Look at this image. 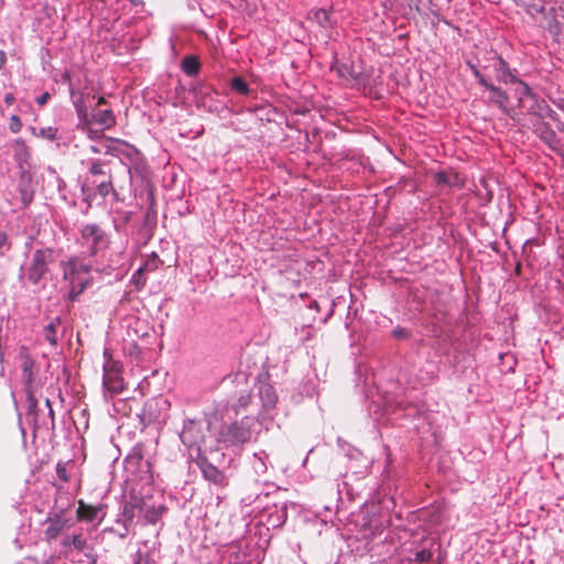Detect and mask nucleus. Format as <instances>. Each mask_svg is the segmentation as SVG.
Instances as JSON below:
<instances>
[{"label":"nucleus","instance_id":"obj_1","mask_svg":"<svg viewBox=\"0 0 564 564\" xmlns=\"http://www.w3.org/2000/svg\"><path fill=\"white\" fill-rule=\"evenodd\" d=\"M497 73L499 79L506 85H510V87L505 90L496 88V105H499L505 112L511 115L517 107H521L530 99L529 88L524 83L514 77L507 67L506 62L501 58L496 62V74Z\"/></svg>","mask_w":564,"mask_h":564},{"label":"nucleus","instance_id":"obj_2","mask_svg":"<svg viewBox=\"0 0 564 564\" xmlns=\"http://www.w3.org/2000/svg\"><path fill=\"white\" fill-rule=\"evenodd\" d=\"M82 245L87 248L90 256H96L105 251L109 245L110 239L105 230L96 224H87L80 231Z\"/></svg>","mask_w":564,"mask_h":564},{"label":"nucleus","instance_id":"obj_3","mask_svg":"<svg viewBox=\"0 0 564 564\" xmlns=\"http://www.w3.org/2000/svg\"><path fill=\"white\" fill-rule=\"evenodd\" d=\"M54 261V252L50 248L35 250L26 268V278L37 284L48 271V265Z\"/></svg>","mask_w":564,"mask_h":564},{"label":"nucleus","instance_id":"obj_4","mask_svg":"<svg viewBox=\"0 0 564 564\" xmlns=\"http://www.w3.org/2000/svg\"><path fill=\"white\" fill-rule=\"evenodd\" d=\"M252 432L243 422L224 425L219 433V442L231 445L243 444L250 441Z\"/></svg>","mask_w":564,"mask_h":564},{"label":"nucleus","instance_id":"obj_5","mask_svg":"<svg viewBox=\"0 0 564 564\" xmlns=\"http://www.w3.org/2000/svg\"><path fill=\"white\" fill-rule=\"evenodd\" d=\"M105 356L108 357V354L105 352ZM104 386L113 394L120 393L124 388L121 368L110 356L104 365Z\"/></svg>","mask_w":564,"mask_h":564},{"label":"nucleus","instance_id":"obj_6","mask_svg":"<svg viewBox=\"0 0 564 564\" xmlns=\"http://www.w3.org/2000/svg\"><path fill=\"white\" fill-rule=\"evenodd\" d=\"M202 471H203L205 479H207L208 481H212L213 484H215L219 487L227 486L228 482H227V478H226L225 474L221 470H219L217 467H215L214 465L204 464L202 467Z\"/></svg>","mask_w":564,"mask_h":564},{"label":"nucleus","instance_id":"obj_7","mask_svg":"<svg viewBox=\"0 0 564 564\" xmlns=\"http://www.w3.org/2000/svg\"><path fill=\"white\" fill-rule=\"evenodd\" d=\"M99 511H100L99 506L88 505L84 500L80 499V500H78L76 518L78 521L91 522L93 520L96 519Z\"/></svg>","mask_w":564,"mask_h":564},{"label":"nucleus","instance_id":"obj_8","mask_svg":"<svg viewBox=\"0 0 564 564\" xmlns=\"http://www.w3.org/2000/svg\"><path fill=\"white\" fill-rule=\"evenodd\" d=\"M259 395L264 409L270 410L275 406L278 395L274 388L268 383H263L259 388Z\"/></svg>","mask_w":564,"mask_h":564},{"label":"nucleus","instance_id":"obj_9","mask_svg":"<svg viewBox=\"0 0 564 564\" xmlns=\"http://www.w3.org/2000/svg\"><path fill=\"white\" fill-rule=\"evenodd\" d=\"M88 274V269L86 265H79L77 270H73L70 272V283H72V293L79 294L84 291L86 285L88 284V279L80 278V272Z\"/></svg>","mask_w":564,"mask_h":564},{"label":"nucleus","instance_id":"obj_10","mask_svg":"<svg viewBox=\"0 0 564 564\" xmlns=\"http://www.w3.org/2000/svg\"><path fill=\"white\" fill-rule=\"evenodd\" d=\"M47 523H48V525H47L44 534H45V538L47 541H52V540L56 539L57 535L65 528L66 520L59 516H56L54 518H48Z\"/></svg>","mask_w":564,"mask_h":564},{"label":"nucleus","instance_id":"obj_11","mask_svg":"<svg viewBox=\"0 0 564 564\" xmlns=\"http://www.w3.org/2000/svg\"><path fill=\"white\" fill-rule=\"evenodd\" d=\"M62 543H63V546H65V547L73 546L75 550H77L79 552H83L86 549H88V541L83 532L64 538Z\"/></svg>","mask_w":564,"mask_h":564},{"label":"nucleus","instance_id":"obj_12","mask_svg":"<svg viewBox=\"0 0 564 564\" xmlns=\"http://www.w3.org/2000/svg\"><path fill=\"white\" fill-rule=\"evenodd\" d=\"M59 327H61V319L58 317L52 319L44 327V338L53 347H56L58 345L57 333H58Z\"/></svg>","mask_w":564,"mask_h":564},{"label":"nucleus","instance_id":"obj_13","mask_svg":"<svg viewBox=\"0 0 564 564\" xmlns=\"http://www.w3.org/2000/svg\"><path fill=\"white\" fill-rule=\"evenodd\" d=\"M165 511L164 506H158L149 505L148 508L142 513L144 518V523H151L155 524L159 519L162 517L163 512Z\"/></svg>","mask_w":564,"mask_h":564},{"label":"nucleus","instance_id":"obj_14","mask_svg":"<svg viewBox=\"0 0 564 564\" xmlns=\"http://www.w3.org/2000/svg\"><path fill=\"white\" fill-rule=\"evenodd\" d=\"M200 68L199 61L193 55L185 56L182 61V69L188 76H195Z\"/></svg>","mask_w":564,"mask_h":564},{"label":"nucleus","instance_id":"obj_15","mask_svg":"<svg viewBox=\"0 0 564 564\" xmlns=\"http://www.w3.org/2000/svg\"><path fill=\"white\" fill-rule=\"evenodd\" d=\"M94 119L97 123L104 126L105 128H111L116 123L111 110L99 111L98 113L94 115Z\"/></svg>","mask_w":564,"mask_h":564},{"label":"nucleus","instance_id":"obj_16","mask_svg":"<svg viewBox=\"0 0 564 564\" xmlns=\"http://www.w3.org/2000/svg\"><path fill=\"white\" fill-rule=\"evenodd\" d=\"M97 193L102 197L106 198L110 193H113L117 195V192L113 187L112 176L111 174H108V180L102 181L97 185Z\"/></svg>","mask_w":564,"mask_h":564},{"label":"nucleus","instance_id":"obj_17","mask_svg":"<svg viewBox=\"0 0 564 564\" xmlns=\"http://www.w3.org/2000/svg\"><path fill=\"white\" fill-rule=\"evenodd\" d=\"M14 151L15 156L23 162H26L30 159V151L26 147L25 142L21 139L15 140L14 142Z\"/></svg>","mask_w":564,"mask_h":564},{"label":"nucleus","instance_id":"obj_18","mask_svg":"<svg viewBox=\"0 0 564 564\" xmlns=\"http://www.w3.org/2000/svg\"><path fill=\"white\" fill-rule=\"evenodd\" d=\"M129 500L131 502L135 503L134 507H135V509H138L139 514H142L144 512V510L148 508V506L150 505L149 498L137 496L134 490L130 491Z\"/></svg>","mask_w":564,"mask_h":564},{"label":"nucleus","instance_id":"obj_19","mask_svg":"<svg viewBox=\"0 0 564 564\" xmlns=\"http://www.w3.org/2000/svg\"><path fill=\"white\" fill-rule=\"evenodd\" d=\"M135 503L128 500L123 506V517L126 525L131 524L133 522L134 517L137 516L138 509H135Z\"/></svg>","mask_w":564,"mask_h":564},{"label":"nucleus","instance_id":"obj_20","mask_svg":"<svg viewBox=\"0 0 564 564\" xmlns=\"http://www.w3.org/2000/svg\"><path fill=\"white\" fill-rule=\"evenodd\" d=\"M231 89L241 95H247L249 93V86L241 77L232 78Z\"/></svg>","mask_w":564,"mask_h":564},{"label":"nucleus","instance_id":"obj_21","mask_svg":"<svg viewBox=\"0 0 564 564\" xmlns=\"http://www.w3.org/2000/svg\"><path fill=\"white\" fill-rule=\"evenodd\" d=\"M159 267L156 254H153L151 260H147L145 263L135 271V275H141L145 271H154Z\"/></svg>","mask_w":564,"mask_h":564},{"label":"nucleus","instance_id":"obj_22","mask_svg":"<svg viewBox=\"0 0 564 564\" xmlns=\"http://www.w3.org/2000/svg\"><path fill=\"white\" fill-rule=\"evenodd\" d=\"M56 474L58 476V478L64 481V482H68L69 481V475H68V471H67V464L66 463H58L57 466H56Z\"/></svg>","mask_w":564,"mask_h":564},{"label":"nucleus","instance_id":"obj_23","mask_svg":"<svg viewBox=\"0 0 564 564\" xmlns=\"http://www.w3.org/2000/svg\"><path fill=\"white\" fill-rule=\"evenodd\" d=\"M104 163L99 160H94L90 162V165H89V172L93 174V175H104L106 174L105 170H104Z\"/></svg>","mask_w":564,"mask_h":564},{"label":"nucleus","instance_id":"obj_24","mask_svg":"<svg viewBox=\"0 0 564 564\" xmlns=\"http://www.w3.org/2000/svg\"><path fill=\"white\" fill-rule=\"evenodd\" d=\"M433 554L430 550L423 549L421 551H417L414 555V560L417 563H426L430 562Z\"/></svg>","mask_w":564,"mask_h":564},{"label":"nucleus","instance_id":"obj_25","mask_svg":"<svg viewBox=\"0 0 564 564\" xmlns=\"http://www.w3.org/2000/svg\"><path fill=\"white\" fill-rule=\"evenodd\" d=\"M39 135L51 141L55 140L57 138V129L54 127L42 128Z\"/></svg>","mask_w":564,"mask_h":564},{"label":"nucleus","instance_id":"obj_26","mask_svg":"<svg viewBox=\"0 0 564 564\" xmlns=\"http://www.w3.org/2000/svg\"><path fill=\"white\" fill-rule=\"evenodd\" d=\"M251 403V393L249 391H245L238 398V408L245 409Z\"/></svg>","mask_w":564,"mask_h":564},{"label":"nucleus","instance_id":"obj_27","mask_svg":"<svg viewBox=\"0 0 564 564\" xmlns=\"http://www.w3.org/2000/svg\"><path fill=\"white\" fill-rule=\"evenodd\" d=\"M22 128V122L20 118L15 115L10 118V130L14 133L19 132Z\"/></svg>","mask_w":564,"mask_h":564},{"label":"nucleus","instance_id":"obj_28","mask_svg":"<svg viewBox=\"0 0 564 564\" xmlns=\"http://www.w3.org/2000/svg\"><path fill=\"white\" fill-rule=\"evenodd\" d=\"M315 19L317 20L318 23L325 24L328 22V12L326 10L321 9L315 12Z\"/></svg>","mask_w":564,"mask_h":564},{"label":"nucleus","instance_id":"obj_29","mask_svg":"<svg viewBox=\"0 0 564 564\" xmlns=\"http://www.w3.org/2000/svg\"><path fill=\"white\" fill-rule=\"evenodd\" d=\"M51 98L50 93L45 91L41 96L36 98V102L39 106H44Z\"/></svg>","mask_w":564,"mask_h":564},{"label":"nucleus","instance_id":"obj_30","mask_svg":"<svg viewBox=\"0 0 564 564\" xmlns=\"http://www.w3.org/2000/svg\"><path fill=\"white\" fill-rule=\"evenodd\" d=\"M499 358H500V359H505V358H507V359H508V362L510 364V365H509L508 370H512V369H513V366H514V364H516V360H514V358H513V356H512V355H509V354L502 355V354H501V355L499 356Z\"/></svg>","mask_w":564,"mask_h":564},{"label":"nucleus","instance_id":"obj_31","mask_svg":"<svg viewBox=\"0 0 564 564\" xmlns=\"http://www.w3.org/2000/svg\"><path fill=\"white\" fill-rule=\"evenodd\" d=\"M8 236L6 232H0V250L7 245Z\"/></svg>","mask_w":564,"mask_h":564},{"label":"nucleus","instance_id":"obj_32","mask_svg":"<svg viewBox=\"0 0 564 564\" xmlns=\"http://www.w3.org/2000/svg\"><path fill=\"white\" fill-rule=\"evenodd\" d=\"M4 102L9 106L12 105L14 102V96L11 93L7 94L4 96Z\"/></svg>","mask_w":564,"mask_h":564},{"label":"nucleus","instance_id":"obj_33","mask_svg":"<svg viewBox=\"0 0 564 564\" xmlns=\"http://www.w3.org/2000/svg\"><path fill=\"white\" fill-rule=\"evenodd\" d=\"M7 56L3 51H0V69L6 65Z\"/></svg>","mask_w":564,"mask_h":564},{"label":"nucleus","instance_id":"obj_34","mask_svg":"<svg viewBox=\"0 0 564 564\" xmlns=\"http://www.w3.org/2000/svg\"><path fill=\"white\" fill-rule=\"evenodd\" d=\"M142 276L143 274L141 275H135V273L133 274V281L135 282V284H144V281H142Z\"/></svg>","mask_w":564,"mask_h":564},{"label":"nucleus","instance_id":"obj_35","mask_svg":"<svg viewBox=\"0 0 564 564\" xmlns=\"http://www.w3.org/2000/svg\"><path fill=\"white\" fill-rule=\"evenodd\" d=\"M30 402H31L30 409L31 410L35 409L36 408V401H35V399L33 397L30 398Z\"/></svg>","mask_w":564,"mask_h":564},{"label":"nucleus","instance_id":"obj_36","mask_svg":"<svg viewBox=\"0 0 564 564\" xmlns=\"http://www.w3.org/2000/svg\"><path fill=\"white\" fill-rule=\"evenodd\" d=\"M437 180H438L440 183L447 182V180H446V177H445V175L443 173L438 174Z\"/></svg>","mask_w":564,"mask_h":564},{"label":"nucleus","instance_id":"obj_37","mask_svg":"<svg viewBox=\"0 0 564 564\" xmlns=\"http://www.w3.org/2000/svg\"><path fill=\"white\" fill-rule=\"evenodd\" d=\"M48 415H50V417H51L52 422L54 423V417H55V415H54V410H53V408H52V409H48Z\"/></svg>","mask_w":564,"mask_h":564},{"label":"nucleus","instance_id":"obj_38","mask_svg":"<svg viewBox=\"0 0 564 564\" xmlns=\"http://www.w3.org/2000/svg\"><path fill=\"white\" fill-rule=\"evenodd\" d=\"M105 102H106V100H105V98H104V97H99V98H98V105H102V104H105Z\"/></svg>","mask_w":564,"mask_h":564},{"label":"nucleus","instance_id":"obj_39","mask_svg":"<svg viewBox=\"0 0 564 564\" xmlns=\"http://www.w3.org/2000/svg\"><path fill=\"white\" fill-rule=\"evenodd\" d=\"M45 404H46V406H47L48 409H52V403H51L50 399H46V400H45Z\"/></svg>","mask_w":564,"mask_h":564},{"label":"nucleus","instance_id":"obj_40","mask_svg":"<svg viewBox=\"0 0 564 564\" xmlns=\"http://www.w3.org/2000/svg\"><path fill=\"white\" fill-rule=\"evenodd\" d=\"M86 191H87V186H86V185H83V186H82V192H83V194H86Z\"/></svg>","mask_w":564,"mask_h":564},{"label":"nucleus","instance_id":"obj_41","mask_svg":"<svg viewBox=\"0 0 564 564\" xmlns=\"http://www.w3.org/2000/svg\"><path fill=\"white\" fill-rule=\"evenodd\" d=\"M338 72H339V75L345 76V75H344L345 69H340V68H338Z\"/></svg>","mask_w":564,"mask_h":564},{"label":"nucleus","instance_id":"obj_42","mask_svg":"<svg viewBox=\"0 0 564 564\" xmlns=\"http://www.w3.org/2000/svg\"><path fill=\"white\" fill-rule=\"evenodd\" d=\"M338 72H339V75L345 76V75H344L345 69H340V68H338Z\"/></svg>","mask_w":564,"mask_h":564},{"label":"nucleus","instance_id":"obj_43","mask_svg":"<svg viewBox=\"0 0 564 564\" xmlns=\"http://www.w3.org/2000/svg\"><path fill=\"white\" fill-rule=\"evenodd\" d=\"M115 141L118 142V143H121V144H127L124 141L119 140V139H116Z\"/></svg>","mask_w":564,"mask_h":564},{"label":"nucleus","instance_id":"obj_44","mask_svg":"<svg viewBox=\"0 0 564 564\" xmlns=\"http://www.w3.org/2000/svg\"><path fill=\"white\" fill-rule=\"evenodd\" d=\"M91 150H93L95 153H97V152H98V150H97L95 147H93V148H91Z\"/></svg>","mask_w":564,"mask_h":564},{"label":"nucleus","instance_id":"obj_45","mask_svg":"<svg viewBox=\"0 0 564 564\" xmlns=\"http://www.w3.org/2000/svg\"><path fill=\"white\" fill-rule=\"evenodd\" d=\"M394 335L399 336V335H401V332H397V330H395V332H394Z\"/></svg>","mask_w":564,"mask_h":564},{"label":"nucleus","instance_id":"obj_46","mask_svg":"<svg viewBox=\"0 0 564 564\" xmlns=\"http://www.w3.org/2000/svg\"><path fill=\"white\" fill-rule=\"evenodd\" d=\"M394 335L399 336V335H401V332H397V330H395V332H394Z\"/></svg>","mask_w":564,"mask_h":564}]
</instances>
